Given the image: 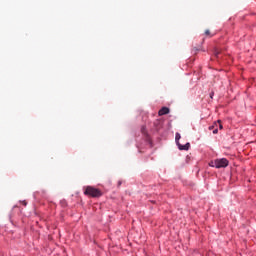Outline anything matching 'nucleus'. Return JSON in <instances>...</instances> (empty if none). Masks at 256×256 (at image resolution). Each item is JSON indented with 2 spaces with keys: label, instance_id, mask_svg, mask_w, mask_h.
I'll return each mask as SVG.
<instances>
[{
  "label": "nucleus",
  "instance_id": "obj_4",
  "mask_svg": "<svg viewBox=\"0 0 256 256\" xmlns=\"http://www.w3.org/2000/svg\"><path fill=\"white\" fill-rule=\"evenodd\" d=\"M169 108L167 107H162L159 112H158V115L159 117H163V115H169Z\"/></svg>",
  "mask_w": 256,
  "mask_h": 256
},
{
  "label": "nucleus",
  "instance_id": "obj_8",
  "mask_svg": "<svg viewBox=\"0 0 256 256\" xmlns=\"http://www.w3.org/2000/svg\"><path fill=\"white\" fill-rule=\"evenodd\" d=\"M220 53L221 52H219V50H215V52H214L215 57L219 58Z\"/></svg>",
  "mask_w": 256,
  "mask_h": 256
},
{
  "label": "nucleus",
  "instance_id": "obj_6",
  "mask_svg": "<svg viewBox=\"0 0 256 256\" xmlns=\"http://www.w3.org/2000/svg\"><path fill=\"white\" fill-rule=\"evenodd\" d=\"M215 126H216V127H219V129H223V124H221V120H218V121L215 123Z\"/></svg>",
  "mask_w": 256,
  "mask_h": 256
},
{
  "label": "nucleus",
  "instance_id": "obj_1",
  "mask_svg": "<svg viewBox=\"0 0 256 256\" xmlns=\"http://www.w3.org/2000/svg\"><path fill=\"white\" fill-rule=\"evenodd\" d=\"M84 195H87L88 197H101L103 193L93 186H87L84 190Z\"/></svg>",
  "mask_w": 256,
  "mask_h": 256
},
{
  "label": "nucleus",
  "instance_id": "obj_10",
  "mask_svg": "<svg viewBox=\"0 0 256 256\" xmlns=\"http://www.w3.org/2000/svg\"><path fill=\"white\" fill-rule=\"evenodd\" d=\"M205 35H206V36L211 35V31H209V30H205Z\"/></svg>",
  "mask_w": 256,
  "mask_h": 256
},
{
  "label": "nucleus",
  "instance_id": "obj_7",
  "mask_svg": "<svg viewBox=\"0 0 256 256\" xmlns=\"http://www.w3.org/2000/svg\"><path fill=\"white\" fill-rule=\"evenodd\" d=\"M201 48H197V47H194L192 49V53H194V55H197V51H200Z\"/></svg>",
  "mask_w": 256,
  "mask_h": 256
},
{
  "label": "nucleus",
  "instance_id": "obj_5",
  "mask_svg": "<svg viewBox=\"0 0 256 256\" xmlns=\"http://www.w3.org/2000/svg\"><path fill=\"white\" fill-rule=\"evenodd\" d=\"M215 127H217L215 124L212 125V126H209V130L213 131L214 135H217V133H219V130L217 128H215Z\"/></svg>",
  "mask_w": 256,
  "mask_h": 256
},
{
  "label": "nucleus",
  "instance_id": "obj_2",
  "mask_svg": "<svg viewBox=\"0 0 256 256\" xmlns=\"http://www.w3.org/2000/svg\"><path fill=\"white\" fill-rule=\"evenodd\" d=\"M179 139H181V134L177 132L175 136V141L178 145V148L180 149V151H189V147H191V144L188 142L185 145H182L181 143H179Z\"/></svg>",
  "mask_w": 256,
  "mask_h": 256
},
{
  "label": "nucleus",
  "instance_id": "obj_11",
  "mask_svg": "<svg viewBox=\"0 0 256 256\" xmlns=\"http://www.w3.org/2000/svg\"><path fill=\"white\" fill-rule=\"evenodd\" d=\"M213 95H215V93L211 92L210 93V99H213Z\"/></svg>",
  "mask_w": 256,
  "mask_h": 256
},
{
  "label": "nucleus",
  "instance_id": "obj_9",
  "mask_svg": "<svg viewBox=\"0 0 256 256\" xmlns=\"http://www.w3.org/2000/svg\"><path fill=\"white\" fill-rule=\"evenodd\" d=\"M209 166H210V167H216V168H217V166L215 165V160H214V161H211V162L209 163Z\"/></svg>",
  "mask_w": 256,
  "mask_h": 256
},
{
  "label": "nucleus",
  "instance_id": "obj_3",
  "mask_svg": "<svg viewBox=\"0 0 256 256\" xmlns=\"http://www.w3.org/2000/svg\"><path fill=\"white\" fill-rule=\"evenodd\" d=\"M216 169H221L229 166V160L227 158L216 159L214 162Z\"/></svg>",
  "mask_w": 256,
  "mask_h": 256
}]
</instances>
